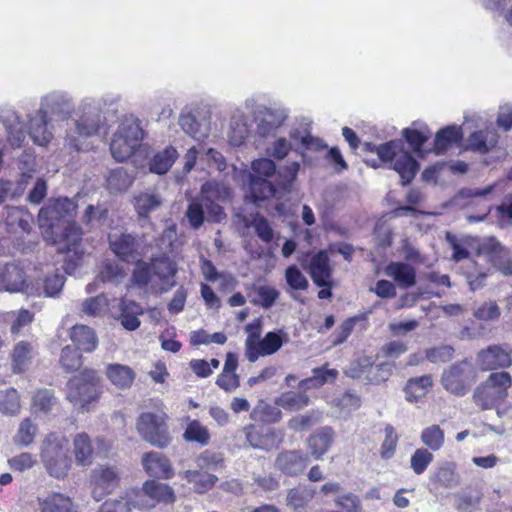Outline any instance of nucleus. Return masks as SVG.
Instances as JSON below:
<instances>
[{"label": "nucleus", "instance_id": "obj_1", "mask_svg": "<svg viewBox=\"0 0 512 512\" xmlns=\"http://www.w3.org/2000/svg\"><path fill=\"white\" fill-rule=\"evenodd\" d=\"M108 99L84 98L75 107L66 92L53 91L42 97L38 110L63 129L64 147L70 152L88 149V139L99 134L105 124L102 107Z\"/></svg>", "mask_w": 512, "mask_h": 512}, {"label": "nucleus", "instance_id": "obj_2", "mask_svg": "<svg viewBox=\"0 0 512 512\" xmlns=\"http://www.w3.org/2000/svg\"><path fill=\"white\" fill-rule=\"evenodd\" d=\"M0 122L7 132L8 142L13 147H20L25 141L26 135L33 144L40 147H47L55 135L56 124L51 121L40 110L27 115L25 126L15 110L9 107L0 108Z\"/></svg>", "mask_w": 512, "mask_h": 512}, {"label": "nucleus", "instance_id": "obj_3", "mask_svg": "<svg viewBox=\"0 0 512 512\" xmlns=\"http://www.w3.org/2000/svg\"><path fill=\"white\" fill-rule=\"evenodd\" d=\"M229 195V190L222 184L213 182L203 184L201 196L192 200L186 211V217L191 227L199 229L205 220L221 222L226 215L223 208L213 198L225 200Z\"/></svg>", "mask_w": 512, "mask_h": 512}, {"label": "nucleus", "instance_id": "obj_4", "mask_svg": "<svg viewBox=\"0 0 512 512\" xmlns=\"http://www.w3.org/2000/svg\"><path fill=\"white\" fill-rule=\"evenodd\" d=\"M144 139V131L140 121L134 117H126L113 134L110 151L113 158L123 162L132 156Z\"/></svg>", "mask_w": 512, "mask_h": 512}, {"label": "nucleus", "instance_id": "obj_5", "mask_svg": "<svg viewBox=\"0 0 512 512\" xmlns=\"http://www.w3.org/2000/svg\"><path fill=\"white\" fill-rule=\"evenodd\" d=\"M511 386L512 378L508 372H492L485 382L475 388L474 402L482 410L493 409L508 396Z\"/></svg>", "mask_w": 512, "mask_h": 512}, {"label": "nucleus", "instance_id": "obj_6", "mask_svg": "<svg viewBox=\"0 0 512 512\" xmlns=\"http://www.w3.org/2000/svg\"><path fill=\"white\" fill-rule=\"evenodd\" d=\"M67 441L64 436L49 434L42 443L41 457L48 473L54 478L67 475L71 459L68 457Z\"/></svg>", "mask_w": 512, "mask_h": 512}, {"label": "nucleus", "instance_id": "obj_7", "mask_svg": "<svg viewBox=\"0 0 512 512\" xmlns=\"http://www.w3.org/2000/svg\"><path fill=\"white\" fill-rule=\"evenodd\" d=\"M167 419V414L162 410L143 412L137 419V431L141 438L152 446L166 448L172 440Z\"/></svg>", "mask_w": 512, "mask_h": 512}, {"label": "nucleus", "instance_id": "obj_8", "mask_svg": "<svg viewBox=\"0 0 512 512\" xmlns=\"http://www.w3.org/2000/svg\"><path fill=\"white\" fill-rule=\"evenodd\" d=\"M67 399L74 405L85 408L97 400L100 393V378L93 369H84L67 383Z\"/></svg>", "mask_w": 512, "mask_h": 512}, {"label": "nucleus", "instance_id": "obj_9", "mask_svg": "<svg viewBox=\"0 0 512 512\" xmlns=\"http://www.w3.org/2000/svg\"><path fill=\"white\" fill-rule=\"evenodd\" d=\"M76 209V202L68 197H58L49 200L38 213V224L44 231L45 238H47L49 234L53 236L54 228L59 225L62 219L72 216Z\"/></svg>", "mask_w": 512, "mask_h": 512}, {"label": "nucleus", "instance_id": "obj_10", "mask_svg": "<svg viewBox=\"0 0 512 512\" xmlns=\"http://www.w3.org/2000/svg\"><path fill=\"white\" fill-rule=\"evenodd\" d=\"M474 382V370L467 361H460L443 371L441 383L445 390L456 395L464 396Z\"/></svg>", "mask_w": 512, "mask_h": 512}, {"label": "nucleus", "instance_id": "obj_11", "mask_svg": "<svg viewBox=\"0 0 512 512\" xmlns=\"http://www.w3.org/2000/svg\"><path fill=\"white\" fill-rule=\"evenodd\" d=\"M175 500L173 489L165 483L156 480L146 481L141 492L133 501V507L141 510L152 509L157 503H172Z\"/></svg>", "mask_w": 512, "mask_h": 512}, {"label": "nucleus", "instance_id": "obj_12", "mask_svg": "<svg viewBox=\"0 0 512 512\" xmlns=\"http://www.w3.org/2000/svg\"><path fill=\"white\" fill-rule=\"evenodd\" d=\"M288 117V111L283 107L258 106L254 110L256 132L260 137L274 136Z\"/></svg>", "mask_w": 512, "mask_h": 512}, {"label": "nucleus", "instance_id": "obj_13", "mask_svg": "<svg viewBox=\"0 0 512 512\" xmlns=\"http://www.w3.org/2000/svg\"><path fill=\"white\" fill-rule=\"evenodd\" d=\"M82 234L81 228L75 222H68L59 236L52 237V244L56 246L58 253L69 255V261L79 260L83 255Z\"/></svg>", "mask_w": 512, "mask_h": 512}, {"label": "nucleus", "instance_id": "obj_14", "mask_svg": "<svg viewBox=\"0 0 512 512\" xmlns=\"http://www.w3.org/2000/svg\"><path fill=\"white\" fill-rule=\"evenodd\" d=\"M112 252L122 261L130 263L140 258L141 241L130 233H111L108 235Z\"/></svg>", "mask_w": 512, "mask_h": 512}, {"label": "nucleus", "instance_id": "obj_15", "mask_svg": "<svg viewBox=\"0 0 512 512\" xmlns=\"http://www.w3.org/2000/svg\"><path fill=\"white\" fill-rule=\"evenodd\" d=\"M91 478L94 485L92 496L96 501L112 493L119 484V473L114 467L99 466L92 471Z\"/></svg>", "mask_w": 512, "mask_h": 512}, {"label": "nucleus", "instance_id": "obj_16", "mask_svg": "<svg viewBox=\"0 0 512 512\" xmlns=\"http://www.w3.org/2000/svg\"><path fill=\"white\" fill-rule=\"evenodd\" d=\"M197 114L198 111L186 107L181 111L178 123L185 134L202 141L209 135L210 123L205 117L199 119Z\"/></svg>", "mask_w": 512, "mask_h": 512}, {"label": "nucleus", "instance_id": "obj_17", "mask_svg": "<svg viewBox=\"0 0 512 512\" xmlns=\"http://www.w3.org/2000/svg\"><path fill=\"white\" fill-rule=\"evenodd\" d=\"M289 341L288 334L282 329L270 331L259 340L256 346L246 356L249 362H255L259 357L272 355Z\"/></svg>", "mask_w": 512, "mask_h": 512}, {"label": "nucleus", "instance_id": "obj_18", "mask_svg": "<svg viewBox=\"0 0 512 512\" xmlns=\"http://www.w3.org/2000/svg\"><path fill=\"white\" fill-rule=\"evenodd\" d=\"M477 363L482 370L488 371L508 368L512 364V359L510 351L505 350L499 345H491L478 353Z\"/></svg>", "mask_w": 512, "mask_h": 512}, {"label": "nucleus", "instance_id": "obj_19", "mask_svg": "<svg viewBox=\"0 0 512 512\" xmlns=\"http://www.w3.org/2000/svg\"><path fill=\"white\" fill-rule=\"evenodd\" d=\"M309 274L316 286H332V267L330 265V259L326 251L321 250L311 258Z\"/></svg>", "mask_w": 512, "mask_h": 512}, {"label": "nucleus", "instance_id": "obj_20", "mask_svg": "<svg viewBox=\"0 0 512 512\" xmlns=\"http://www.w3.org/2000/svg\"><path fill=\"white\" fill-rule=\"evenodd\" d=\"M0 284L10 293L23 292L28 288L23 269L14 262L0 263Z\"/></svg>", "mask_w": 512, "mask_h": 512}, {"label": "nucleus", "instance_id": "obj_21", "mask_svg": "<svg viewBox=\"0 0 512 512\" xmlns=\"http://www.w3.org/2000/svg\"><path fill=\"white\" fill-rule=\"evenodd\" d=\"M308 461V455L302 451H283L278 454L275 460V466L286 475L296 476L303 472Z\"/></svg>", "mask_w": 512, "mask_h": 512}, {"label": "nucleus", "instance_id": "obj_22", "mask_svg": "<svg viewBox=\"0 0 512 512\" xmlns=\"http://www.w3.org/2000/svg\"><path fill=\"white\" fill-rule=\"evenodd\" d=\"M142 465L152 477L170 479L174 475L169 459L160 452L150 451L142 456Z\"/></svg>", "mask_w": 512, "mask_h": 512}, {"label": "nucleus", "instance_id": "obj_23", "mask_svg": "<svg viewBox=\"0 0 512 512\" xmlns=\"http://www.w3.org/2000/svg\"><path fill=\"white\" fill-rule=\"evenodd\" d=\"M336 433L330 426L319 428L314 434L308 438V447L311 455L315 459H320L326 454L334 442Z\"/></svg>", "mask_w": 512, "mask_h": 512}, {"label": "nucleus", "instance_id": "obj_24", "mask_svg": "<svg viewBox=\"0 0 512 512\" xmlns=\"http://www.w3.org/2000/svg\"><path fill=\"white\" fill-rule=\"evenodd\" d=\"M385 274L392 278L401 289H407L416 284L415 269L404 262L389 263L385 268Z\"/></svg>", "mask_w": 512, "mask_h": 512}, {"label": "nucleus", "instance_id": "obj_25", "mask_svg": "<svg viewBox=\"0 0 512 512\" xmlns=\"http://www.w3.org/2000/svg\"><path fill=\"white\" fill-rule=\"evenodd\" d=\"M275 186L266 178L250 175L246 198L257 206L260 203L274 196Z\"/></svg>", "mask_w": 512, "mask_h": 512}, {"label": "nucleus", "instance_id": "obj_26", "mask_svg": "<svg viewBox=\"0 0 512 512\" xmlns=\"http://www.w3.org/2000/svg\"><path fill=\"white\" fill-rule=\"evenodd\" d=\"M105 374L108 380L119 390L129 389L136 377L131 367L119 363L108 364Z\"/></svg>", "mask_w": 512, "mask_h": 512}, {"label": "nucleus", "instance_id": "obj_27", "mask_svg": "<svg viewBox=\"0 0 512 512\" xmlns=\"http://www.w3.org/2000/svg\"><path fill=\"white\" fill-rule=\"evenodd\" d=\"M40 512H76L69 496L52 492L43 497H38Z\"/></svg>", "mask_w": 512, "mask_h": 512}, {"label": "nucleus", "instance_id": "obj_28", "mask_svg": "<svg viewBox=\"0 0 512 512\" xmlns=\"http://www.w3.org/2000/svg\"><path fill=\"white\" fill-rule=\"evenodd\" d=\"M70 338L78 351L92 352L98 344V339L92 328L86 325H75L70 332Z\"/></svg>", "mask_w": 512, "mask_h": 512}, {"label": "nucleus", "instance_id": "obj_29", "mask_svg": "<svg viewBox=\"0 0 512 512\" xmlns=\"http://www.w3.org/2000/svg\"><path fill=\"white\" fill-rule=\"evenodd\" d=\"M133 203L139 218L147 219L150 213L160 208L162 198L159 193L148 190L136 194Z\"/></svg>", "mask_w": 512, "mask_h": 512}, {"label": "nucleus", "instance_id": "obj_30", "mask_svg": "<svg viewBox=\"0 0 512 512\" xmlns=\"http://www.w3.org/2000/svg\"><path fill=\"white\" fill-rule=\"evenodd\" d=\"M66 277L58 270L47 273L44 278L37 282L35 292L46 297H57L62 291Z\"/></svg>", "mask_w": 512, "mask_h": 512}, {"label": "nucleus", "instance_id": "obj_31", "mask_svg": "<svg viewBox=\"0 0 512 512\" xmlns=\"http://www.w3.org/2000/svg\"><path fill=\"white\" fill-rule=\"evenodd\" d=\"M393 169L400 175L402 185H407L414 179L419 164L411 153L403 152L396 157Z\"/></svg>", "mask_w": 512, "mask_h": 512}, {"label": "nucleus", "instance_id": "obj_32", "mask_svg": "<svg viewBox=\"0 0 512 512\" xmlns=\"http://www.w3.org/2000/svg\"><path fill=\"white\" fill-rule=\"evenodd\" d=\"M177 157V150L171 145L166 146L150 159L149 169L152 173L163 175L169 171Z\"/></svg>", "mask_w": 512, "mask_h": 512}, {"label": "nucleus", "instance_id": "obj_33", "mask_svg": "<svg viewBox=\"0 0 512 512\" xmlns=\"http://www.w3.org/2000/svg\"><path fill=\"white\" fill-rule=\"evenodd\" d=\"M463 138L461 127L450 125L440 129L434 139V150L437 155L443 154L451 144L460 142Z\"/></svg>", "mask_w": 512, "mask_h": 512}, {"label": "nucleus", "instance_id": "obj_34", "mask_svg": "<svg viewBox=\"0 0 512 512\" xmlns=\"http://www.w3.org/2000/svg\"><path fill=\"white\" fill-rule=\"evenodd\" d=\"M184 477L188 483L193 485V489L197 493H204L210 490L218 480L217 476L201 468L185 471Z\"/></svg>", "mask_w": 512, "mask_h": 512}, {"label": "nucleus", "instance_id": "obj_35", "mask_svg": "<svg viewBox=\"0 0 512 512\" xmlns=\"http://www.w3.org/2000/svg\"><path fill=\"white\" fill-rule=\"evenodd\" d=\"M250 134L247 117L242 113H236L230 121L228 133L229 141L233 146H240Z\"/></svg>", "mask_w": 512, "mask_h": 512}, {"label": "nucleus", "instance_id": "obj_36", "mask_svg": "<svg viewBox=\"0 0 512 512\" xmlns=\"http://www.w3.org/2000/svg\"><path fill=\"white\" fill-rule=\"evenodd\" d=\"M433 381L430 375L410 378L404 388L406 400L409 402H417L424 397L428 389L432 386Z\"/></svg>", "mask_w": 512, "mask_h": 512}, {"label": "nucleus", "instance_id": "obj_37", "mask_svg": "<svg viewBox=\"0 0 512 512\" xmlns=\"http://www.w3.org/2000/svg\"><path fill=\"white\" fill-rule=\"evenodd\" d=\"M498 136L490 131H475L468 139V147L481 154L488 153L497 144Z\"/></svg>", "mask_w": 512, "mask_h": 512}, {"label": "nucleus", "instance_id": "obj_38", "mask_svg": "<svg viewBox=\"0 0 512 512\" xmlns=\"http://www.w3.org/2000/svg\"><path fill=\"white\" fill-rule=\"evenodd\" d=\"M153 276L163 284L173 278L177 272L176 264L166 255L154 256L150 260Z\"/></svg>", "mask_w": 512, "mask_h": 512}, {"label": "nucleus", "instance_id": "obj_39", "mask_svg": "<svg viewBox=\"0 0 512 512\" xmlns=\"http://www.w3.org/2000/svg\"><path fill=\"white\" fill-rule=\"evenodd\" d=\"M75 460L78 465L88 466L93 461V448L86 433L75 435L73 440Z\"/></svg>", "mask_w": 512, "mask_h": 512}, {"label": "nucleus", "instance_id": "obj_40", "mask_svg": "<svg viewBox=\"0 0 512 512\" xmlns=\"http://www.w3.org/2000/svg\"><path fill=\"white\" fill-rule=\"evenodd\" d=\"M134 176L128 173L123 167H118L109 172L106 179L107 188L111 193H121L126 191L133 183Z\"/></svg>", "mask_w": 512, "mask_h": 512}, {"label": "nucleus", "instance_id": "obj_41", "mask_svg": "<svg viewBox=\"0 0 512 512\" xmlns=\"http://www.w3.org/2000/svg\"><path fill=\"white\" fill-rule=\"evenodd\" d=\"M432 481L437 482L444 488H453L460 483L456 465L453 462H444L435 471Z\"/></svg>", "mask_w": 512, "mask_h": 512}, {"label": "nucleus", "instance_id": "obj_42", "mask_svg": "<svg viewBox=\"0 0 512 512\" xmlns=\"http://www.w3.org/2000/svg\"><path fill=\"white\" fill-rule=\"evenodd\" d=\"M310 402V398L305 393L288 391L282 393L275 399V404L289 411H297L306 407Z\"/></svg>", "mask_w": 512, "mask_h": 512}, {"label": "nucleus", "instance_id": "obj_43", "mask_svg": "<svg viewBox=\"0 0 512 512\" xmlns=\"http://www.w3.org/2000/svg\"><path fill=\"white\" fill-rule=\"evenodd\" d=\"M421 442L426 449L431 451H439L445 443L444 430L439 425L433 424L425 427L420 435Z\"/></svg>", "mask_w": 512, "mask_h": 512}, {"label": "nucleus", "instance_id": "obj_44", "mask_svg": "<svg viewBox=\"0 0 512 512\" xmlns=\"http://www.w3.org/2000/svg\"><path fill=\"white\" fill-rule=\"evenodd\" d=\"M315 490L308 486H298L289 490L287 504L295 510L304 508L314 497Z\"/></svg>", "mask_w": 512, "mask_h": 512}, {"label": "nucleus", "instance_id": "obj_45", "mask_svg": "<svg viewBox=\"0 0 512 512\" xmlns=\"http://www.w3.org/2000/svg\"><path fill=\"white\" fill-rule=\"evenodd\" d=\"M183 437L187 442H195L200 446H206L210 441L208 429L198 420H192L188 423Z\"/></svg>", "mask_w": 512, "mask_h": 512}, {"label": "nucleus", "instance_id": "obj_46", "mask_svg": "<svg viewBox=\"0 0 512 512\" xmlns=\"http://www.w3.org/2000/svg\"><path fill=\"white\" fill-rule=\"evenodd\" d=\"M453 507L457 512H477L481 503L479 494L458 492L454 494Z\"/></svg>", "mask_w": 512, "mask_h": 512}, {"label": "nucleus", "instance_id": "obj_47", "mask_svg": "<svg viewBox=\"0 0 512 512\" xmlns=\"http://www.w3.org/2000/svg\"><path fill=\"white\" fill-rule=\"evenodd\" d=\"M322 413L318 410H311L305 414H299L292 417L287 426L293 431H304L310 429L312 426L320 422Z\"/></svg>", "mask_w": 512, "mask_h": 512}, {"label": "nucleus", "instance_id": "obj_48", "mask_svg": "<svg viewBox=\"0 0 512 512\" xmlns=\"http://www.w3.org/2000/svg\"><path fill=\"white\" fill-rule=\"evenodd\" d=\"M57 404L54 392L50 389H39L33 396L32 408L35 413H49Z\"/></svg>", "mask_w": 512, "mask_h": 512}, {"label": "nucleus", "instance_id": "obj_49", "mask_svg": "<svg viewBox=\"0 0 512 512\" xmlns=\"http://www.w3.org/2000/svg\"><path fill=\"white\" fill-rule=\"evenodd\" d=\"M38 429L30 418H25L21 421L18 431L13 440L14 444L19 447H27L33 443Z\"/></svg>", "mask_w": 512, "mask_h": 512}, {"label": "nucleus", "instance_id": "obj_50", "mask_svg": "<svg viewBox=\"0 0 512 512\" xmlns=\"http://www.w3.org/2000/svg\"><path fill=\"white\" fill-rule=\"evenodd\" d=\"M31 360V348L27 342H19L13 350L12 367L14 373L26 370Z\"/></svg>", "mask_w": 512, "mask_h": 512}, {"label": "nucleus", "instance_id": "obj_51", "mask_svg": "<svg viewBox=\"0 0 512 512\" xmlns=\"http://www.w3.org/2000/svg\"><path fill=\"white\" fill-rule=\"evenodd\" d=\"M507 249L494 237L485 238L477 247V256L485 257L492 263L498 259Z\"/></svg>", "mask_w": 512, "mask_h": 512}, {"label": "nucleus", "instance_id": "obj_52", "mask_svg": "<svg viewBox=\"0 0 512 512\" xmlns=\"http://www.w3.org/2000/svg\"><path fill=\"white\" fill-rule=\"evenodd\" d=\"M59 362L65 372L71 373L81 367L82 355L74 346L67 345L62 348Z\"/></svg>", "mask_w": 512, "mask_h": 512}, {"label": "nucleus", "instance_id": "obj_53", "mask_svg": "<svg viewBox=\"0 0 512 512\" xmlns=\"http://www.w3.org/2000/svg\"><path fill=\"white\" fill-rule=\"evenodd\" d=\"M252 416L256 420L270 424L280 421L282 412L276 404L274 406L261 401L253 410Z\"/></svg>", "mask_w": 512, "mask_h": 512}, {"label": "nucleus", "instance_id": "obj_54", "mask_svg": "<svg viewBox=\"0 0 512 512\" xmlns=\"http://www.w3.org/2000/svg\"><path fill=\"white\" fill-rule=\"evenodd\" d=\"M20 410V398L16 389L9 388L0 392V412L15 415Z\"/></svg>", "mask_w": 512, "mask_h": 512}, {"label": "nucleus", "instance_id": "obj_55", "mask_svg": "<svg viewBox=\"0 0 512 512\" xmlns=\"http://www.w3.org/2000/svg\"><path fill=\"white\" fill-rule=\"evenodd\" d=\"M434 460L433 454L426 448H418L410 458V466L417 475L423 474Z\"/></svg>", "mask_w": 512, "mask_h": 512}, {"label": "nucleus", "instance_id": "obj_56", "mask_svg": "<svg viewBox=\"0 0 512 512\" xmlns=\"http://www.w3.org/2000/svg\"><path fill=\"white\" fill-rule=\"evenodd\" d=\"M99 277L103 282L119 283L124 277V271L116 262L107 260L102 265Z\"/></svg>", "mask_w": 512, "mask_h": 512}, {"label": "nucleus", "instance_id": "obj_57", "mask_svg": "<svg viewBox=\"0 0 512 512\" xmlns=\"http://www.w3.org/2000/svg\"><path fill=\"white\" fill-rule=\"evenodd\" d=\"M285 279L293 290H306L309 282L296 265L288 266L285 270Z\"/></svg>", "mask_w": 512, "mask_h": 512}, {"label": "nucleus", "instance_id": "obj_58", "mask_svg": "<svg viewBox=\"0 0 512 512\" xmlns=\"http://www.w3.org/2000/svg\"><path fill=\"white\" fill-rule=\"evenodd\" d=\"M153 277L150 262L138 261L132 273V280L139 287L147 286Z\"/></svg>", "mask_w": 512, "mask_h": 512}, {"label": "nucleus", "instance_id": "obj_59", "mask_svg": "<svg viewBox=\"0 0 512 512\" xmlns=\"http://www.w3.org/2000/svg\"><path fill=\"white\" fill-rule=\"evenodd\" d=\"M395 364L393 362H383L373 367V372L368 375V384L379 385L387 381L393 373Z\"/></svg>", "mask_w": 512, "mask_h": 512}, {"label": "nucleus", "instance_id": "obj_60", "mask_svg": "<svg viewBox=\"0 0 512 512\" xmlns=\"http://www.w3.org/2000/svg\"><path fill=\"white\" fill-rule=\"evenodd\" d=\"M311 372L315 377L317 388H320L325 384L334 383L339 376V371L334 368H329L328 363H325L321 367L312 369Z\"/></svg>", "mask_w": 512, "mask_h": 512}, {"label": "nucleus", "instance_id": "obj_61", "mask_svg": "<svg viewBox=\"0 0 512 512\" xmlns=\"http://www.w3.org/2000/svg\"><path fill=\"white\" fill-rule=\"evenodd\" d=\"M262 322L260 319H255L245 326V331L248 334L245 341V355L247 356L251 350L261 339Z\"/></svg>", "mask_w": 512, "mask_h": 512}, {"label": "nucleus", "instance_id": "obj_62", "mask_svg": "<svg viewBox=\"0 0 512 512\" xmlns=\"http://www.w3.org/2000/svg\"><path fill=\"white\" fill-rule=\"evenodd\" d=\"M290 137L301 143L304 149L319 151L326 148V144L319 138L313 137L310 133L301 135L298 130L290 132Z\"/></svg>", "mask_w": 512, "mask_h": 512}, {"label": "nucleus", "instance_id": "obj_63", "mask_svg": "<svg viewBox=\"0 0 512 512\" xmlns=\"http://www.w3.org/2000/svg\"><path fill=\"white\" fill-rule=\"evenodd\" d=\"M255 292L259 299L254 300V303L260 304L264 309L271 308L279 297V291L271 286H258Z\"/></svg>", "mask_w": 512, "mask_h": 512}, {"label": "nucleus", "instance_id": "obj_64", "mask_svg": "<svg viewBox=\"0 0 512 512\" xmlns=\"http://www.w3.org/2000/svg\"><path fill=\"white\" fill-rule=\"evenodd\" d=\"M133 507V501H130L124 497L115 500L105 501L98 512H131Z\"/></svg>", "mask_w": 512, "mask_h": 512}]
</instances>
